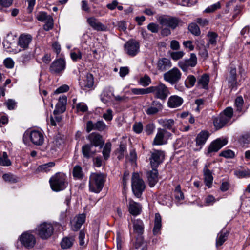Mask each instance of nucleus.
Segmentation results:
<instances>
[{
  "mask_svg": "<svg viewBox=\"0 0 250 250\" xmlns=\"http://www.w3.org/2000/svg\"><path fill=\"white\" fill-rule=\"evenodd\" d=\"M11 165V162L8 158L7 153L3 152L2 156L0 157V166H9Z\"/></svg>",
  "mask_w": 250,
  "mask_h": 250,
  "instance_id": "09e8293b",
  "label": "nucleus"
},
{
  "mask_svg": "<svg viewBox=\"0 0 250 250\" xmlns=\"http://www.w3.org/2000/svg\"><path fill=\"white\" fill-rule=\"evenodd\" d=\"M77 111L85 112L87 111L88 107L86 104L83 102L79 103L76 105Z\"/></svg>",
  "mask_w": 250,
  "mask_h": 250,
  "instance_id": "69168bd1",
  "label": "nucleus"
},
{
  "mask_svg": "<svg viewBox=\"0 0 250 250\" xmlns=\"http://www.w3.org/2000/svg\"><path fill=\"white\" fill-rule=\"evenodd\" d=\"M182 73L180 70L176 67L166 72L164 74V80L169 83L171 85L177 83L181 79Z\"/></svg>",
  "mask_w": 250,
  "mask_h": 250,
  "instance_id": "9d476101",
  "label": "nucleus"
},
{
  "mask_svg": "<svg viewBox=\"0 0 250 250\" xmlns=\"http://www.w3.org/2000/svg\"><path fill=\"white\" fill-rule=\"evenodd\" d=\"M49 17H52L51 16L47 15V13L45 12H39L36 15L37 19L43 22L49 20Z\"/></svg>",
  "mask_w": 250,
  "mask_h": 250,
  "instance_id": "864d4df0",
  "label": "nucleus"
},
{
  "mask_svg": "<svg viewBox=\"0 0 250 250\" xmlns=\"http://www.w3.org/2000/svg\"><path fill=\"white\" fill-rule=\"evenodd\" d=\"M87 22L95 30L104 31L107 29V26L99 22L98 20L93 17L88 18Z\"/></svg>",
  "mask_w": 250,
  "mask_h": 250,
  "instance_id": "5701e85b",
  "label": "nucleus"
},
{
  "mask_svg": "<svg viewBox=\"0 0 250 250\" xmlns=\"http://www.w3.org/2000/svg\"><path fill=\"white\" fill-rule=\"evenodd\" d=\"M95 127L96 130L102 131L106 128V125L103 121L100 120L95 123Z\"/></svg>",
  "mask_w": 250,
  "mask_h": 250,
  "instance_id": "4d7b16f0",
  "label": "nucleus"
},
{
  "mask_svg": "<svg viewBox=\"0 0 250 250\" xmlns=\"http://www.w3.org/2000/svg\"><path fill=\"white\" fill-rule=\"evenodd\" d=\"M228 143L226 138H218L211 142L208 147L207 154L212 152H216Z\"/></svg>",
  "mask_w": 250,
  "mask_h": 250,
  "instance_id": "a211bd4d",
  "label": "nucleus"
},
{
  "mask_svg": "<svg viewBox=\"0 0 250 250\" xmlns=\"http://www.w3.org/2000/svg\"><path fill=\"white\" fill-rule=\"evenodd\" d=\"M74 239L72 238L65 237L61 241V246L63 249H69L72 247Z\"/></svg>",
  "mask_w": 250,
  "mask_h": 250,
  "instance_id": "37998d69",
  "label": "nucleus"
},
{
  "mask_svg": "<svg viewBox=\"0 0 250 250\" xmlns=\"http://www.w3.org/2000/svg\"><path fill=\"white\" fill-rule=\"evenodd\" d=\"M145 188V185L143 180L140 178L137 173H134L132 177V190L137 198H140Z\"/></svg>",
  "mask_w": 250,
  "mask_h": 250,
  "instance_id": "0eeeda50",
  "label": "nucleus"
},
{
  "mask_svg": "<svg viewBox=\"0 0 250 250\" xmlns=\"http://www.w3.org/2000/svg\"><path fill=\"white\" fill-rule=\"evenodd\" d=\"M171 134L166 130L162 128H158L157 134L154 139L153 145L160 146L167 143L166 136L170 135Z\"/></svg>",
  "mask_w": 250,
  "mask_h": 250,
  "instance_id": "f3484780",
  "label": "nucleus"
},
{
  "mask_svg": "<svg viewBox=\"0 0 250 250\" xmlns=\"http://www.w3.org/2000/svg\"><path fill=\"white\" fill-rule=\"evenodd\" d=\"M62 225L57 222L51 223L42 222L38 225L34 231L35 234L42 240H46L53 235L55 230H60Z\"/></svg>",
  "mask_w": 250,
  "mask_h": 250,
  "instance_id": "f257e3e1",
  "label": "nucleus"
},
{
  "mask_svg": "<svg viewBox=\"0 0 250 250\" xmlns=\"http://www.w3.org/2000/svg\"><path fill=\"white\" fill-rule=\"evenodd\" d=\"M184 54L185 53L183 51H179L176 52H172L170 55L173 60L177 61L182 58L184 56Z\"/></svg>",
  "mask_w": 250,
  "mask_h": 250,
  "instance_id": "052dcab7",
  "label": "nucleus"
},
{
  "mask_svg": "<svg viewBox=\"0 0 250 250\" xmlns=\"http://www.w3.org/2000/svg\"><path fill=\"white\" fill-rule=\"evenodd\" d=\"M235 174L239 178L249 177L250 176V170L248 169L238 170L235 172Z\"/></svg>",
  "mask_w": 250,
  "mask_h": 250,
  "instance_id": "5fc2aeb1",
  "label": "nucleus"
},
{
  "mask_svg": "<svg viewBox=\"0 0 250 250\" xmlns=\"http://www.w3.org/2000/svg\"><path fill=\"white\" fill-rule=\"evenodd\" d=\"M149 93H153L155 98L165 101L170 94L168 88L163 83L159 82L148 87Z\"/></svg>",
  "mask_w": 250,
  "mask_h": 250,
  "instance_id": "39448f33",
  "label": "nucleus"
},
{
  "mask_svg": "<svg viewBox=\"0 0 250 250\" xmlns=\"http://www.w3.org/2000/svg\"><path fill=\"white\" fill-rule=\"evenodd\" d=\"M158 122L163 127L174 131V129L172 128L175 124V121L173 119H160L158 120Z\"/></svg>",
  "mask_w": 250,
  "mask_h": 250,
  "instance_id": "72a5a7b5",
  "label": "nucleus"
},
{
  "mask_svg": "<svg viewBox=\"0 0 250 250\" xmlns=\"http://www.w3.org/2000/svg\"><path fill=\"white\" fill-rule=\"evenodd\" d=\"M188 29L190 32L195 36H198L201 34L200 29L196 23L192 22L189 24Z\"/></svg>",
  "mask_w": 250,
  "mask_h": 250,
  "instance_id": "a18cd8bd",
  "label": "nucleus"
},
{
  "mask_svg": "<svg viewBox=\"0 0 250 250\" xmlns=\"http://www.w3.org/2000/svg\"><path fill=\"white\" fill-rule=\"evenodd\" d=\"M234 155V152L230 149L223 151L219 154L220 156L224 157L226 158H233Z\"/></svg>",
  "mask_w": 250,
  "mask_h": 250,
  "instance_id": "bf43d9fd",
  "label": "nucleus"
},
{
  "mask_svg": "<svg viewBox=\"0 0 250 250\" xmlns=\"http://www.w3.org/2000/svg\"><path fill=\"white\" fill-rule=\"evenodd\" d=\"M85 215L84 214H79L71 222L72 229L74 231H78L82 225L84 223Z\"/></svg>",
  "mask_w": 250,
  "mask_h": 250,
  "instance_id": "b1692460",
  "label": "nucleus"
},
{
  "mask_svg": "<svg viewBox=\"0 0 250 250\" xmlns=\"http://www.w3.org/2000/svg\"><path fill=\"white\" fill-rule=\"evenodd\" d=\"M157 69L160 71H164L171 67L170 60L166 58H163L158 61L157 63Z\"/></svg>",
  "mask_w": 250,
  "mask_h": 250,
  "instance_id": "c756f323",
  "label": "nucleus"
},
{
  "mask_svg": "<svg viewBox=\"0 0 250 250\" xmlns=\"http://www.w3.org/2000/svg\"><path fill=\"white\" fill-rule=\"evenodd\" d=\"M183 99L177 95L171 96L168 99L167 106L170 108H176L180 106L183 103Z\"/></svg>",
  "mask_w": 250,
  "mask_h": 250,
  "instance_id": "cd10ccee",
  "label": "nucleus"
},
{
  "mask_svg": "<svg viewBox=\"0 0 250 250\" xmlns=\"http://www.w3.org/2000/svg\"><path fill=\"white\" fill-rule=\"evenodd\" d=\"M139 83L143 86H147L151 83V80L149 76L146 74L140 78Z\"/></svg>",
  "mask_w": 250,
  "mask_h": 250,
  "instance_id": "8fccbe9b",
  "label": "nucleus"
},
{
  "mask_svg": "<svg viewBox=\"0 0 250 250\" xmlns=\"http://www.w3.org/2000/svg\"><path fill=\"white\" fill-rule=\"evenodd\" d=\"M209 82V76L207 74H204L198 78L197 83V86L200 88L208 89Z\"/></svg>",
  "mask_w": 250,
  "mask_h": 250,
  "instance_id": "7c9ffc66",
  "label": "nucleus"
},
{
  "mask_svg": "<svg viewBox=\"0 0 250 250\" xmlns=\"http://www.w3.org/2000/svg\"><path fill=\"white\" fill-rule=\"evenodd\" d=\"M233 115V109L230 107H228L218 116L214 118L213 125L216 129H220L231 124V119Z\"/></svg>",
  "mask_w": 250,
  "mask_h": 250,
  "instance_id": "f03ea898",
  "label": "nucleus"
},
{
  "mask_svg": "<svg viewBox=\"0 0 250 250\" xmlns=\"http://www.w3.org/2000/svg\"><path fill=\"white\" fill-rule=\"evenodd\" d=\"M103 117L106 121H111L113 118L112 110L110 109H107L106 111L103 114Z\"/></svg>",
  "mask_w": 250,
  "mask_h": 250,
  "instance_id": "774afa93",
  "label": "nucleus"
},
{
  "mask_svg": "<svg viewBox=\"0 0 250 250\" xmlns=\"http://www.w3.org/2000/svg\"><path fill=\"white\" fill-rule=\"evenodd\" d=\"M132 129L136 133L140 134L143 130V125L141 122H136L133 125Z\"/></svg>",
  "mask_w": 250,
  "mask_h": 250,
  "instance_id": "13d9d810",
  "label": "nucleus"
},
{
  "mask_svg": "<svg viewBox=\"0 0 250 250\" xmlns=\"http://www.w3.org/2000/svg\"><path fill=\"white\" fill-rule=\"evenodd\" d=\"M111 149V144L110 142L106 143L103 150V155L105 160H107L110 157Z\"/></svg>",
  "mask_w": 250,
  "mask_h": 250,
  "instance_id": "49530a36",
  "label": "nucleus"
},
{
  "mask_svg": "<svg viewBox=\"0 0 250 250\" xmlns=\"http://www.w3.org/2000/svg\"><path fill=\"white\" fill-rule=\"evenodd\" d=\"M163 109V104L159 101L154 100L145 109V112L147 115L153 116L161 112Z\"/></svg>",
  "mask_w": 250,
  "mask_h": 250,
  "instance_id": "6ab92c4d",
  "label": "nucleus"
},
{
  "mask_svg": "<svg viewBox=\"0 0 250 250\" xmlns=\"http://www.w3.org/2000/svg\"><path fill=\"white\" fill-rule=\"evenodd\" d=\"M165 151L153 149L149 157L150 164L152 168H157L163 162L165 159Z\"/></svg>",
  "mask_w": 250,
  "mask_h": 250,
  "instance_id": "1a4fd4ad",
  "label": "nucleus"
},
{
  "mask_svg": "<svg viewBox=\"0 0 250 250\" xmlns=\"http://www.w3.org/2000/svg\"><path fill=\"white\" fill-rule=\"evenodd\" d=\"M32 40V36L29 34H22L20 36L17 44L20 48L18 50H24L28 48L30 43Z\"/></svg>",
  "mask_w": 250,
  "mask_h": 250,
  "instance_id": "aec40b11",
  "label": "nucleus"
},
{
  "mask_svg": "<svg viewBox=\"0 0 250 250\" xmlns=\"http://www.w3.org/2000/svg\"><path fill=\"white\" fill-rule=\"evenodd\" d=\"M34 232V230L26 231L19 237L18 239L22 246L28 249L34 247L36 244V238Z\"/></svg>",
  "mask_w": 250,
  "mask_h": 250,
  "instance_id": "423d86ee",
  "label": "nucleus"
},
{
  "mask_svg": "<svg viewBox=\"0 0 250 250\" xmlns=\"http://www.w3.org/2000/svg\"><path fill=\"white\" fill-rule=\"evenodd\" d=\"M156 127L153 123H149L146 126L145 131L148 135L153 134Z\"/></svg>",
  "mask_w": 250,
  "mask_h": 250,
  "instance_id": "680f3d73",
  "label": "nucleus"
},
{
  "mask_svg": "<svg viewBox=\"0 0 250 250\" xmlns=\"http://www.w3.org/2000/svg\"><path fill=\"white\" fill-rule=\"evenodd\" d=\"M128 211L132 215L136 216L139 214L142 210L141 205L138 203L134 201L131 199L128 200L127 204Z\"/></svg>",
  "mask_w": 250,
  "mask_h": 250,
  "instance_id": "4be33fe9",
  "label": "nucleus"
},
{
  "mask_svg": "<svg viewBox=\"0 0 250 250\" xmlns=\"http://www.w3.org/2000/svg\"><path fill=\"white\" fill-rule=\"evenodd\" d=\"M162 228V218L159 213H156L155 215L154 226L153 229V233L154 235L160 234Z\"/></svg>",
  "mask_w": 250,
  "mask_h": 250,
  "instance_id": "2f4dec72",
  "label": "nucleus"
},
{
  "mask_svg": "<svg viewBox=\"0 0 250 250\" xmlns=\"http://www.w3.org/2000/svg\"><path fill=\"white\" fill-rule=\"evenodd\" d=\"M46 23L43 26V29L45 31H49L53 27V19L52 17H49V20L45 21Z\"/></svg>",
  "mask_w": 250,
  "mask_h": 250,
  "instance_id": "e2e57ef3",
  "label": "nucleus"
},
{
  "mask_svg": "<svg viewBox=\"0 0 250 250\" xmlns=\"http://www.w3.org/2000/svg\"><path fill=\"white\" fill-rule=\"evenodd\" d=\"M55 166V163L50 162L44 164L38 167L37 170L39 172H46L49 171L52 167Z\"/></svg>",
  "mask_w": 250,
  "mask_h": 250,
  "instance_id": "79ce46f5",
  "label": "nucleus"
},
{
  "mask_svg": "<svg viewBox=\"0 0 250 250\" xmlns=\"http://www.w3.org/2000/svg\"><path fill=\"white\" fill-rule=\"evenodd\" d=\"M92 146L90 144H86L82 146V152L84 158L89 159L92 157L95 152L91 150Z\"/></svg>",
  "mask_w": 250,
  "mask_h": 250,
  "instance_id": "c9c22d12",
  "label": "nucleus"
},
{
  "mask_svg": "<svg viewBox=\"0 0 250 250\" xmlns=\"http://www.w3.org/2000/svg\"><path fill=\"white\" fill-rule=\"evenodd\" d=\"M106 177L102 173H93L89 177V188L90 191L99 193L103 188Z\"/></svg>",
  "mask_w": 250,
  "mask_h": 250,
  "instance_id": "7ed1b4c3",
  "label": "nucleus"
},
{
  "mask_svg": "<svg viewBox=\"0 0 250 250\" xmlns=\"http://www.w3.org/2000/svg\"><path fill=\"white\" fill-rule=\"evenodd\" d=\"M209 135L208 131L206 130L201 131L197 134L195 139L196 146L193 148L194 151H200L202 148L209 137Z\"/></svg>",
  "mask_w": 250,
  "mask_h": 250,
  "instance_id": "dca6fc26",
  "label": "nucleus"
},
{
  "mask_svg": "<svg viewBox=\"0 0 250 250\" xmlns=\"http://www.w3.org/2000/svg\"><path fill=\"white\" fill-rule=\"evenodd\" d=\"M228 232L227 231L222 230L217 235L216 240V245L217 247L221 246L227 239Z\"/></svg>",
  "mask_w": 250,
  "mask_h": 250,
  "instance_id": "e433bc0d",
  "label": "nucleus"
},
{
  "mask_svg": "<svg viewBox=\"0 0 250 250\" xmlns=\"http://www.w3.org/2000/svg\"><path fill=\"white\" fill-rule=\"evenodd\" d=\"M197 63V59L195 53H191L190 58L183 60L178 62L179 67L184 71L187 72L189 67H195Z\"/></svg>",
  "mask_w": 250,
  "mask_h": 250,
  "instance_id": "4468645a",
  "label": "nucleus"
},
{
  "mask_svg": "<svg viewBox=\"0 0 250 250\" xmlns=\"http://www.w3.org/2000/svg\"><path fill=\"white\" fill-rule=\"evenodd\" d=\"M66 68V62L64 59L59 58L54 60L49 67L50 72L55 75H61Z\"/></svg>",
  "mask_w": 250,
  "mask_h": 250,
  "instance_id": "f8f14e48",
  "label": "nucleus"
},
{
  "mask_svg": "<svg viewBox=\"0 0 250 250\" xmlns=\"http://www.w3.org/2000/svg\"><path fill=\"white\" fill-rule=\"evenodd\" d=\"M174 194L175 199L177 203L184 199V194L181 190V187L179 185L175 187ZM177 204H178V203Z\"/></svg>",
  "mask_w": 250,
  "mask_h": 250,
  "instance_id": "ea45409f",
  "label": "nucleus"
},
{
  "mask_svg": "<svg viewBox=\"0 0 250 250\" xmlns=\"http://www.w3.org/2000/svg\"><path fill=\"white\" fill-rule=\"evenodd\" d=\"M67 102V97L65 96H60L59 98V101L56 105V108L54 111V114L57 113H63L66 109V104Z\"/></svg>",
  "mask_w": 250,
  "mask_h": 250,
  "instance_id": "bb28decb",
  "label": "nucleus"
},
{
  "mask_svg": "<svg viewBox=\"0 0 250 250\" xmlns=\"http://www.w3.org/2000/svg\"><path fill=\"white\" fill-rule=\"evenodd\" d=\"M140 43L135 40L131 39L124 44L125 53L130 57H133L140 52Z\"/></svg>",
  "mask_w": 250,
  "mask_h": 250,
  "instance_id": "9b49d317",
  "label": "nucleus"
},
{
  "mask_svg": "<svg viewBox=\"0 0 250 250\" xmlns=\"http://www.w3.org/2000/svg\"><path fill=\"white\" fill-rule=\"evenodd\" d=\"M3 63L6 68L11 69L14 67L15 62L11 58H7L4 60Z\"/></svg>",
  "mask_w": 250,
  "mask_h": 250,
  "instance_id": "0e129e2a",
  "label": "nucleus"
},
{
  "mask_svg": "<svg viewBox=\"0 0 250 250\" xmlns=\"http://www.w3.org/2000/svg\"><path fill=\"white\" fill-rule=\"evenodd\" d=\"M72 174L75 179L82 180L83 177L82 167L79 165L75 166L73 169Z\"/></svg>",
  "mask_w": 250,
  "mask_h": 250,
  "instance_id": "4c0bfd02",
  "label": "nucleus"
},
{
  "mask_svg": "<svg viewBox=\"0 0 250 250\" xmlns=\"http://www.w3.org/2000/svg\"><path fill=\"white\" fill-rule=\"evenodd\" d=\"M147 178L149 186L153 187L158 181V172L157 168H152L147 173Z\"/></svg>",
  "mask_w": 250,
  "mask_h": 250,
  "instance_id": "a878e982",
  "label": "nucleus"
},
{
  "mask_svg": "<svg viewBox=\"0 0 250 250\" xmlns=\"http://www.w3.org/2000/svg\"><path fill=\"white\" fill-rule=\"evenodd\" d=\"M147 27L148 30L151 31L152 33H157L159 30V25L153 22H151L148 24Z\"/></svg>",
  "mask_w": 250,
  "mask_h": 250,
  "instance_id": "338daca9",
  "label": "nucleus"
},
{
  "mask_svg": "<svg viewBox=\"0 0 250 250\" xmlns=\"http://www.w3.org/2000/svg\"><path fill=\"white\" fill-rule=\"evenodd\" d=\"M134 245L136 249H140V250H147L146 244L140 235H139L137 238Z\"/></svg>",
  "mask_w": 250,
  "mask_h": 250,
  "instance_id": "58836bf2",
  "label": "nucleus"
},
{
  "mask_svg": "<svg viewBox=\"0 0 250 250\" xmlns=\"http://www.w3.org/2000/svg\"><path fill=\"white\" fill-rule=\"evenodd\" d=\"M229 86L231 89L237 87L238 82L237 81V73L235 68H231L229 74L226 78Z\"/></svg>",
  "mask_w": 250,
  "mask_h": 250,
  "instance_id": "412c9836",
  "label": "nucleus"
},
{
  "mask_svg": "<svg viewBox=\"0 0 250 250\" xmlns=\"http://www.w3.org/2000/svg\"><path fill=\"white\" fill-rule=\"evenodd\" d=\"M196 78L193 75H189L185 81V84L188 88L192 87L196 83Z\"/></svg>",
  "mask_w": 250,
  "mask_h": 250,
  "instance_id": "de8ad7c7",
  "label": "nucleus"
},
{
  "mask_svg": "<svg viewBox=\"0 0 250 250\" xmlns=\"http://www.w3.org/2000/svg\"><path fill=\"white\" fill-rule=\"evenodd\" d=\"M160 23L163 25L168 27L172 29H175L181 22V20L175 17H161L159 18Z\"/></svg>",
  "mask_w": 250,
  "mask_h": 250,
  "instance_id": "2eb2a0df",
  "label": "nucleus"
},
{
  "mask_svg": "<svg viewBox=\"0 0 250 250\" xmlns=\"http://www.w3.org/2000/svg\"><path fill=\"white\" fill-rule=\"evenodd\" d=\"M16 44L14 36L11 33L8 34L3 42V45L4 49L7 52L17 53L21 51V50H18L17 48H14Z\"/></svg>",
  "mask_w": 250,
  "mask_h": 250,
  "instance_id": "ddd939ff",
  "label": "nucleus"
},
{
  "mask_svg": "<svg viewBox=\"0 0 250 250\" xmlns=\"http://www.w3.org/2000/svg\"><path fill=\"white\" fill-rule=\"evenodd\" d=\"M113 93L108 89H104L101 94V100L104 103H106L111 99Z\"/></svg>",
  "mask_w": 250,
  "mask_h": 250,
  "instance_id": "c03bdc74",
  "label": "nucleus"
},
{
  "mask_svg": "<svg viewBox=\"0 0 250 250\" xmlns=\"http://www.w3.org/2000/svg\"><path fill=\"white\" fill-rule=\"evenodd\" d=\"M26 137H29L31 142L36 146H41L44 142V134L41 130L33 129L27 131L23 135L24 141Z\"/></svg>",
  "mask_w": 250,
  "mask_h": 250,
  "instance_id": "6e6552de",
  "label": "nucleus"
},
{
  "mask_svg": "<svg viewBox=\"0 0 250 250\" xmlns=\"http://www.w3.org/2000/svg\"><path fill=\"white\" fill-rule=\"evenodd\" d=\"M144 225L143 221L140 219L135 220L133 222L134 231L138 234L141 235L144 232Z\"/></svg>",
  "mask_w": 250,
  "mask_h": 250,
  "instance_id": "f704fd0d",
  "label": "nucleus"
},
{
  "mask_svg": "<svg viewBox=\"0 0 250 250\" xmlns=\"http://www.w3.org/2000/svg\"><path fill=\"white\" fill-rule=\"evenodd\" d=\"M2 178L6 182L15 183L18 182L17 178L12 174L5 173L2 176Z\"/></svg>",
  "mask_w": 250,
  "mask_h": 250,
  "instance_id": "603ef678",
  "label": "nucleus"
},
{
  "mask_svg": "<svg viewBox=\"0 0 250 250\" xmlns=\"http://www.w3.org/2000/svg\"><path fill=\"white\" fill-rule=\"evenodd\" d=\"M51 189L56 192L64 190L67 186L66 175L62 173H58L52 176L49 180Z\"/></svg>",
  "mask_w": 250,
  "mask_h": 250,
  "instance_id": "20e7f679",
  "label": "nucleus"
},
{
  "mask_svg": "<svg viewBox=\"0 0 250 250\" xmlns=\"http://www.w3.org/2000/svg\"><path fill=\"white\" fill-rule=\"evenodd\" d=\"M203 174L205 185L208 188H211L212 184L213 177L212 171L207 167V166H205L203 168Z\"/></svg>",
  "mask_w": 250,
  "mask_h": 250,
  "instance_id": "c85d7f7f",
  "label": "nucleus"
},
{
  "mask_svg": "<svg viewBox=\"0 0 250 250\" xmlns=\"http://www.w3.org/2000/svg\"><path fill=\"white\" fill-rule=\"evenodd\" d=\"M81 87L86 88H92L94 84V78L91 74L87 73L83 81L80 82Z\"/></svg>",
  "mask_w": 250,
  "mask_h": 250,
  "instance_id": "473e14b6",
  "label": "nucleus"
},
{
  "mask_svg": "<svg viewBox=\"0 0 250 250\" xmlns=\"http://www.w3.org/2000/svg\"><path fill=\"white\" fill-rule=\"evenodd\" d=\"M207 36L208 38V41L207 44V47H209L210 45H215L217 43L216 39L218 37L217 34L213 32H209Z\"/></svg>",
  "mask_w": 250,
  "mask_h": 250,
  "instance_id": "a19ab883",
  "label": "nucleus"
},
{
  "mask_svg": "<svg viewBox=\"0 0 250 250\" xmlns=\"http://www.w3.org/2000/svg\"><path fill=\"white\" fill-rule=\"evenodd\" d=\"M87 138L91 143L90 145L96 147L99 146H102L104 143L102 139V136L96 133L90 134Z\"/></svg>",
  "mask_w": 250,
  "mask_h": 250,
  "instance_id": "393cba45",
  "label": "nucleus"
},
{
  "mask_svg": "<svg viewBox=\"0 0 250 250\" xmlns=\"http://www.w3.org/2000/svg\"><path fill=\"white\" fill-rule=\"evenodd\" d=\"M131 91L134 95H145L149 93L148 87L146 88H131Z\"/></svg>",
  "mask_w": 250,
  "mask_h": 250,
  "instance_id": "3c124183",
  "label": "nucleus"
},
{
  "mask_svg": "<svg viewBox=\"0 0 250 250\" xmlns=\"http://www.w3.org/2000/svg\"><path fill=\"white\" fill-rule=\"evenodd\" d=\"M221 7V4L219 2L214 3L210 6L208 7L205 10L204 12L207 13H211L215 10L220 9Z\"/></svg>",
  "mask_w": 250,
  "mask_h": 250,
  "instance_id": "6e6d98bb",
  "label": "nucleus"
}]
</instances>
